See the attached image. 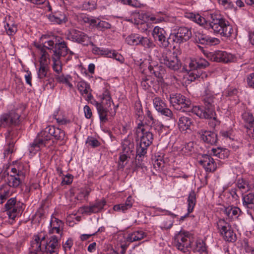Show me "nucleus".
<instances>
[{"mask_svg": "<svg viewBox=\"0 0 254 254\" xmlns=\"http://www.w3.org/2000/svg\"><path fill=\"white\" fill-rule=\"evenodd\" d=\"M194 40L196 43L202 45H214L219 44L220 42L218 38L210 37L199 32L195 33Z\"/></svg>", "mask_w": 254, "mask_h": 254, "instance_id": "6ab92c4d", "label": "nucleus"}, {"mask_svg": "<svg viewBox=\"0 0 254 254\" xmlns=\"http://www.w3.org/2000/svg\"><path fill=\"white\" fill-rule=\"evenodd\" d=\"M134 111L136 117L140 121L139 123L142 122L141 120L143 118V115L142 105L140 102H136L135 103Z\"/></svg>", "mask_w": 254, "mask_h": 254, "instance_id": "3c124183", "label": "nucleus"}, {"mask_svg": "<svg viewBox=\"0 0 254 254\" xmlns=\"http://www.w3.org/2000/svg\"><path fill=\"white\" fill-rule=\"evenodd\" d=\"M199 47L200 49H202V51L206 57L211 60L227 63L233 61L234 59L233 55L225 51H218L214 56L212 53L205 52L202 47L200 46Z\"/></svg>", "mask_w": 254, "mask_h": 254, "instance_id": "ddd939ff", "label": "nucleus"}, {"mask_svg": "<svg viewBox=\"0 0 254 254\" xmlns=\"http://www.w3.org/2000/svg\"><path fill=\"white\" fill-rule=\"evenodd\" d=\"M60 247L58 237L53 235L50 238L46 244H43V249L47 254H58Z\"/></svg>", "mask_w": 254, "mask_h": 254, "instance_id": "f3484780", "label": "nucleus"}, {"mask_svg": "<svg viewBox=\"0 0 254 254\" xmlns=\"http://www.w3.org/2000/svg\"><path fill=\"white\" fill-rule=\"evenodd\" d=\"M49 19L50 21L54 23L61 24L62 22H65L66 17L64 14L56 13L55 15H50Z\"/></svg>", "mask_w": 254, "mask_h": 254, "instance_id": "49530a36", "label": "nucleus"}, {"mask_svg": "<svg viewBox=\"0 0 254 254\" xmlns=\"http://www.w3.org/2000/svg\"><path fill=\"white\" fill-rule=\"evenodd\" d=\"M146 236V234L142 230L135 231L129 234L127 238V241L129 242H133L140 241Z\"/></svg>", "mask_w": 254, "mask_h": 254, "instance_id": "f704fd0d", "label": "nucleus"}, {"mask_svg": "<svg viewBox=\"0 0 254 254\" xmlns=\"http://www.w3.org/2000/svg\"><path fill=\"white\" fill-rule=\"evenodd\" d=\"M29 254H42L44 249L42 247L40 238L35 237V239L31 242V247L29 249Z\"/></svg>", "mask_w": 254, "mask_h": 254, "instance_id": "a878e982", "label": "nucleus"}, {"mask_svg": "<svg viewBox=\"0 0 254 254\" xmlns=\"http://www.w3.org/2000/svg\"><path fill=\"white\" fill-rule=\"evenodd\" d=\"M96 108L99 117L100 126L102 127L109 120L108 117L109 110L106 107L98 106V103L97 102H96Z\"/></svg>", "mask_w": 254, "mask_h": 254, "instance_id": "cd10ccee", "label": "nucleus"}, {"mask_svg": "<svg viewBox=\"0 0 254 254\" xmlns=\"http://www.w3.org/2000/svg\"><path fill=\"white\" fill-rule=\"evenodd\" d=\"M159 60L161 64L165 65L170 69L174 71L179 70L182 65L181 62L177 56L170 50L163 52Z\"/></svg>", "mask_w": 254, "mask_h": 254, "instance_id": "0eeeda50", "label": "nucleus"}, {"mask_svg": "<svg viewBox=\"0 0 254 254\" xmlns=\"http://www.w3.org/2000/svg\"><path fill=\"white\" fill-rule=\"evenodd\" d=\"M211 154L218 158L224 159L227 158L229 155V151L228 149L222 147L212 148Z\"/></svg>", "mask_w": 254, "mask_h": 254, "instance_id": "4c0bfd02", "label": "nucleus"}, {"mask_svg": "<svg viewBox=\"0 0 254 254\" xmlns=\"http://www.w3.org/2000/svg\"><path fill=\"white\" fill-rule=\"evenodd\" d=\"M151 127L156 130L159 134L163 132V129H165L164 126L158 121H155L151 123Z\"/></svg>", "mask_w": 254, "mask_h": 254, "instance_id": "5fc2aeb1", "label": "nucleus"}, {"mask_svg": "<svg viewBox=\"0 0 254 254\" xmlns=\"http://www.w3.org/2000/svg\"><path fill=\"white\" fill-rule=\"evenodd\" d=\"M74 53L70 51L67 47L66 43L62 41L55 43V48L53 50V54L52 56L53 62V69L57 73H61L62 71V58L67 55L65 59V62H68L72 59Z\"/></svg>", "mask_w": 254, "mask_h": 254, "instance_id": "7ed1b4c3", "label": "nucleus"}, {"mask_svg": "<svg viewBox=\"0 0 254 254\" xmlns=\"http://www.w3.org/2000/svg\"><path fill=\"white\" fill-rule=\"evenodd\" d=\"M196 202V194L194 190H191L189 193L187 198L188 208L187 211L189 213H191L194 209Z\"/></svg>", "mask_w": 254, "mask_h": 254, "instance_id": "58836bf2", "label": "nucleus"}, {"mask_svg": "<svg viewBox=\"0 0 254 254\" xmlns=\"http://www.w3.org/2000/svg\"><path fill=\"white\" fill-rule=\"evenodd\" d=\"M11 188L6 184L0 185V204H2L12 194Z\"/></svg>", "mask_w": 254, "mask_h": 254, "instance_id": "7c9ffc66", "label": "nucleus"}, {"mask_svg": "<svg viewBox=\"0 0 254 254\" xmlns=\"http://www.w3.org/2000/svg\"><path fill=\"white\" fill-rule=\"evenodd\" d=\"M244 121L247 124V127L250 131L253 130L254 133V117L249 112H245L242 115Z\"/></svg>", "mask_w": 254, "mask_h": 254, "instance_id": "e433bc0d", "label": "nucleus"}, {"mask_svg": "<svg viewBox=\"0 0 254 254\" xmlns=\"http://www.w3.org/2000/svg\"><path fill=\"white\" fill-rule=\"evenodd\" d=\"M170 103L178 110L182 112H190L193 106L191 101L181 94H173L170 96Z\"/></svg>", "mask_w": 254, "mask_h": 254, "instance_id": "6e6552de", "label": "nucleus"}, {"mask_svg": "<svg viewBox=\"0 0 254 254\" xmlns=\"http://www.w3.org/2000/svg\"><path fill=\"white\" fill-rule=\"evenodd\" d=\"M65 35L66 39L80 44L84 42L87 38L84 32L75 29L68 30Z\"/></svg>", "mask_w": 254, "mask_h": 254, "instance_id": "a211bd4d", "label": "nucleus"}, {"mask_svg": "<svg viewBox=\"0 0 254 254\" xmlns=\"http://www.w3.org/2000/svg\"><path fill=\"white\" fill-rule=\"evenodd\" d=\"M212 89V85L209 82L206 83L202 96L203 103H206L207 104L214 103L215 96L216 95V94Z\"/></svg>", "mask_w": 254, "mask_h": 254, "instance_id": "4be33fe9", "label": "nucleus"}, {"mask_svg": "<svg viewBox=\"0 0 254 254\" xmlns=\"http://www.w3.org/2000/svg\"><path fill=\"white\" fill-rule=\"evenodd\" d=\"M223 213L226 216V218L232 221L238 218L241 213V210L238 207L229 205L224 207Z\"/></svg>", "mask_w": 254, "mask_h": 254, "instance_id": "5701e85b", "label": "nucleus"}, {"mask_svg": "<svg viewBox=\"0 0 254 254\" xmlns=\"http://www.w3.org/2000/svg\"><path fill=\"white\" fill-rule=\"evenodd\" d=\"M77 86L78 91L82 95L85 94L87 96L86 99L87 100L89 101L93 99V96L91 94V90L87 83L84 81H81L78 82Z\"/></svg>", "mask_w": 254, "mask_h": 254, "instance_id": "393cba45", "label": "nucleus"}, {"mask_svg": "<svg viewBox=\"0 0 254 254\" xmlns=\"http://www.w3.org/2000/svg\"><path fill=\"white\" fill-rule=\"evenodd\" d=\"M141 35L137 34H132L126 38V43L129 45H139Z\"/></svg>", "mask_w": 254, "mask_h": 254, "instance_id": "a18cd8bd", "label": "nucleus"}, {"mask_svg": "<svg viewBox=\"0 0 254 254\" xmlns=\"http://www.w3.org/2000/svg\"><path fill=\"white\" fill-rule=\"evenodd\" d=\"M156 18H157V21H156V23H160L163 21H167L168 20V17L167 15L162 12H158L155 14Z\"/></svg>", "mask_w": 254, "mask_h": 254, "instance_id": "4d7b16f0", "label": "nucleus"}, {"mask_svg": "<svg viewBox=\"0 0 254 254\" xmlns=\"http://www.w3.org/2000/svg\"><path fill=\"white\" fill-rule=\"evenodd\" d=\"M191 36V30L186 27H180L178 28L177 33L170 34L173 42L179 44L187 41Z\"/></svg>", "mask_w": 254, "mask_h": 254, "instance_id": "2eb2a0df", "label": "nucleus"}, {"mask_svg": "<svg viewBox=\"0 0 254 254\" xmlns=\"http://www.w3.org/2000/svg\"><path fill=\"white\" fill-rule=\"evenodd\" d=\"M96 54L115 59L117 61H119L121 63H123L124 61L123 57L114 50L96 47Z\"/></svg>", "mask_w": 254, "mask_h": 254, "instance_id": "412c9836", "label": "nucleus"}, {"mask_svg": "<svg viewBox=\"0 0 254 254\" xmlns=\"http://www.w3.org/2000/svg\"><path fill=\"white\" fill-rule=\"evenodd\" d=\"M41 55L40 60V66L45 65V66H48L47 65V60L49 59V55L47 52V51H44L42 53H40Z\"/></svg>", "mask_w": 254, "mask_h": 254, "instance_id": "6e6d98bb", "label": "nucleus"}, {"mask_svg": "<svg viewBox=\"0 0 254 254\" xmlns=\"http://www.w3.org/2000/svg\"><path fill=\"white\" fill-rule=\"evenodd\" d=\"M192 124V119L190 117L182 116L179 119L178 126L181 130L185 131L190 129Z\"/></svg>", "mask_w": 254, "mask_h": 254, "instance_id": "473e14b6", "label": "nucleus"}, {"mask_svg": "<svg viewBox=\"0 0 254 254\" xmlns=\"http://www.w3.org/2000/svg\"><path fill=\"white\" fill-rule=\"evenodd\" d=\"M48 70V66H40L38 71V77L41 81H44L45 78L47 77Z\"/></svg>", "mask_w": 254, "mask_h": 254, "instance_id": "603ef678", "label": "nucleus"}, {"mask_svg": "<svg viewBox=\"0 0 254 254\" xmlns=\"http://www.w3.org/2000/svg\"><path fill=\"white\" fill-rule=\"evenodd\" d=\"M152 35L155 41L161 48H167L170 44L169 40L172 36L167 37V32L163 28L155 26L153 29Z\"/></svg>", "mask_w": 254, "mask_h": 254, "instance_id": "9b49d317", "label": "nucleus"}, {"mask_svg": "<svg viewBox=\"0 0 254 254\" xmlns=\"http://www.w3.org/2000/svg\"><path fill=\"white\" fill-rule=\"evenodd\" d=\"M221 236L223 237L226 241L229 242L234 243L237 240L236 234L234 232L232 227L228 229V231H226V232L222 234Z\"/></svg>", "mask_w": 254, "mask_h": 254, "instance_id": "37998d69", "label": "nucleus"}, {"mask_svg": "<svg viewBox=\"0 0 254 254\" xmlns=\"http://www.w3.org/2000/svg\"><path fill=\"white\" fill-rule=\"evenodd\" d=\"M7 34L8 35L14 34L17 31V25L12 21H10L4 25Z\"/></svg>", "mask_w": 254, "mask_h": 254, "instance_id": "de8ad7c7", "label": "nucleus"}, {"mask_svg": "<svg viewBox=\"0 0 254 254\" xmlns=\"http://www.w3.org/2000/svg\"><path fill=\"white\" fill-rule=\"evenodd\" d=\"M4 207L8 218L12 220H14L21 212L20 204L17 203L15 197L9 199L5 203Z\"/></svg>", "mask_w": 254, "mask_h": 254, "instance_id": "f8f14e48", "label": "nucleus"}, {"mask_svg": "<svg viewBox=\"0 0 254 254\" xmlns=\"http://www.w3.org/2000/svg\"><path fill=\"white\" fill-rule=\"evenodd\" d=\"M199 162L207 172H213L217 168V165L214 159L209 155H203Z\"/></svg>", "mask_w": 254, "mask_h": 254, "instance_id": "aec40b11", "label": "nucleus"}, {"mask_svg": "<svg viewBox=\"0 0 254 254\" xmlns=\"http://www.w3.org/2000/svg\"><path fill=\"white\" fill-rule=\"evenodd\" d=\"M246 82L249 87L254 89V72L247 75Z\"/></svg>", "mask_w": 254, "mask_h": 254, "instance_id": "bf43d9fd", "label": "nucleus"}, {"mask_svg": "<svg viewBox=\"0 0 254 254\" xmlns=\"http://www.w3.org/2000/svg\"><path fill=\"white\" fill-rule=\"evenodd\" d=\"M111 27V24L108 22L96 19V28L101 31H104L105 29H109Z\"/></svg>", "mask_w": 254, "mask_h": 254, "instance_id": "864d4df0", "label": "nucleus"}, {"mask_svg": "<svg viewBox=\"0 0 254 254\" xmlns=\"http://www.w3.org/2000/svg\"><path fill=\"white\" fill-rule=\"evenodd\" d=\"M153 104L155 110L162 115L171 119H175L172 111L167 108L166 103L160 97H155L153 100Z\"/></svg>", "mask_w": 254, "mask_h": 254, "instance_id": "4468645a", "label": "nucleus"}, {"mask_svg": "<svg viewBox=\"0 0 254 254\" xmlns=\"http://www.w3.org/2000/svg\"><path fill=\"white\" fill-rule=\"evenodd\" d=\"M55 139L64 142L66 140L65 132L59 128L53 126L47 127L44 130L39 133L33 142L30 144L29 150L30 154H35L42 147L45 146L51 136Z\"/></svg>", "mask_w": 254, "mask_h": 254, "instance_id": "f257e3e1", "label": "nucleus"}, {"mask_svg": "<svg viewBox=\"0 0 254 254\" xmlns=\"http://www.w3.org/2000/svg\"><path fill=\"white\" fill-rule=\"evenodd\" d=\"M139 45L146 50L152 49L155 47V44L150 38L142 36L140 39Z\"/></svg>", "mask_w": 254, "mask_h": 254, "instance_id": "a19ab883", "label": "nucleus"}, {"mask_svg": "<svg viewBox=\"0 0 254 254\" xmlns=\"http://www.w3.org/2000/svg\"><path fill=\"white\" fill-rule=\"evenodd\" d=\"M137 132L139 133L141 132L139 146L136 148V159L135 164L136 168H142L143 165L141 162V157L146 153L147 149L150 145L152 143L153 135L149 131H146L144 128V125L142 122L139 123L137 125Z\"/></svg>", "mask_w": 254, "mask_h": 254, "instance_id": "20e7f679", "label": "nucleus"}, {"mask_svg": "<svg viewBox=\"0 0 254 254\" xmlns=\"http://www.w3.org/2000/svg\"><path fill=\"white\" fill-rule=\"evenodd\" d=\"M58 74V75L55 76V78L58 82L64 84L70 88H71L73 87V85L71 83V81L72 80V78L70 75H65L64 74L60 75V73Z\"/></svg>", "mask_w": 254, "mask_h": 254, "instance_id": "ea45409f", "label": "nucleus"}, {"mask_svg": "<svg viewBox=\"0 0 254 254\" xmlns=\"http://www.w3.org/2000/svg\"><path fill=\"white\" fill-rule=\"evenodd\" d=\"M132 199L131 196H128L125 202L115 205L113 209L116 211L125 212L127 210L130 209L132 206Z\"/></svg>", "mask_w": 254, "mask_h": 254, "instance_id": "2f4dec72", "label": "nucleus"}, {"mask_svg": "<svg viewBox=\"0 0 254 254\" xmlns=\"http://www.w3.org/2000/svg\"><path fill=\"white\" fill-rule=\"evenodd\" d=\"M243 205L248 208L252 209L254 205V194L249 193L243 197Z\"/></svg>", "mask_w": 254, "mask_h": 254, "instance_id": "79ce46f5", "label": "nucleus"}, {"mask_svg": "<svg viewBox=\"0 0 254 254\" xmlns=\"http://www.w3.org/2000/svg\"><path fill=\"white\" fill-rule=\"evenodd\" d=\"M25 178V174H20L17 176L8 175L7 184L6 185L9 186L10 188H17L21 183L22 179Z\"/></svg>", "mask_w": 254, "mask_h": 254, "instance_id": "c85d7f7f", "label": "nucleus"}, {"mask_svg": "<svg viewBox=\"0 0 254 254\" xmlns=\"http://www.w3.org/2000/svg\"><path fill=\"white\" fill-rule=\"evenodd\" d=\"M86 144L88 147H91L92 148L95 147V138L92 136H89L86 141Z\"/></svg>", "mask_w": 254, "mask_h": 254, "instance_id": "774afa93", "label": "nucleus"}, {"mask_svg": "<svg viewBox=\"0 0 254 254\" xmlns=\"http://www.w3.org/2000/svg\"><path fill=\"white\" fill-rule=\"evenodd\" d=\"M99 98L100 99V102L98 103V106H102L108 109L111 104V97L109 91L108 89L104 90L101 95H100Z\"/></svg>", "mask_w": 254, "mask_h": 254, "instance_id": "c756f323", "label": "nucleus"}, {"mask_svg": "<svg viewBox=\"0 0 254 254\" xmlns=\"http://www.w3.org/2000/svg\"><path fill=\"white\" fill-rule=\"evenodd\" d=\"M243 247L246 253L254 254V248L249 245L248 240L244 241Z\"/></svg>", "mask_w": 254, "mask_h": 254, "instance_id": "0e129e2a", "label": "nucleus"}, {"mask_svg": "<svg viewBox=\"0 0 254 254\" xmlns=\"http://www.w3.org/2000/svg\"><path fill=\"white\" fill-rule=\"evenodd\" d=\"M209 65L208 62L202 58H196L191 59L189 63V71L188 80L193 81L200 77L201 69Z\"/></svg>", "mask_w": 254, "mask_h": 254, "instance_id": "39448f33", "label": "nucleus"}, {"mask_svg": "<svg viewBox=\"0 0 254 254\" xmlns=\"http://www.w3.org/2000/svg\"><path fill=\"white\" fill-rule=\"evenodd\" d=\"M207 248L205 243L202 240H197L195 243V246L194 248L195 252H198L201 254L206 253Z\"/></svg>", "mask_w": 254, "mask_h": 254, "instance_id": "8fccbe9b", "label": "nucleus"}, {"mask_svg": "<svg viewBox=\"0 0 254 254\" xmlns=\"http://www.w3.org/2000/svg\"><path fill=\"white\" fill-rule=\"evenodd\" d=\"M216 225L220 235L231 227L230 223L227 222L224 218H218L216 221Z\"/></svg>", "mask_w": 254, "mask_h": 254, "instance_id": "c9c22d12", "label": "nucleus"}, {"mask_svg": "<svg viewBox=\"0 0 254 254\" xmlns=\"http://www.w3.org/2000/svg\"><path fill=\"white\" fill-rule=\"evenodd\" d=\"M99 237L101 240H103L105 238V228L103 226L100 227L96 231V238Z\"/></svg>", "mask_w": 254, "mask_h": 254, "instance_id": "680f3d73", "label": "nucleus"}, {"mask_svg": "<svg viewBox=\"0 0 254 254\" xmlns=\"http://www.w3.org/2000/svg\"><path fill=\"white\" fill-rule=\"evenodd\" d=\"M185 16L195 22V23L203 26L205 28L208 29L209 22L207 21L206 19L199 14H195L192 12L186 13Z\"/></svg>", "mask_w": 254, "mask_h": 254, "instance_id": "b1692460", "label": "nucleus"}, {"mask_svg": "<svg viewBox=\"0 0 254 254\" xmlns=\"http://www.w3.org/2000/svg\"><path fill=\"white\" fill-rule=\"evenodd\" d=\"M201 141L209 145H215L218 140L217 134L212 131L201 129L196 132Z\"/></svg>", "mask_w": 254, "mask_h": 254, "instance_id": "dca6fc26", "label": "nucleus"}, {"mask_svg": "<svg viewBox=\"0 0 254 254\" xmlns=\"http://www.w3.org/2000/svg\"><path fill=\"white\" fill-rule=\"evenodd\" d=\"M77 18L78 20L81 22L89 23L90 25H95V19L85 14L80 13L77 15Z\"/></svg>", "mask_w": 254, "mask_h": 254, "instance_id": "09e8293b", "label": "nucleus"}, {"mask_svg": "<svg viewBox=\"0 0 254 254\" xmlns=\"http://www.w3.org/2000/svg\"><path fill=\"white\" fill-rule=\"evenodd\" d=\"M20 118V115L17 113V110H11L0 116V125L3 127L17 126L21 122Z\"/></svg>", "mask_w": 254, "mask_h": 254, "instance_id": "1a4fd4ad", "label": "nucleus"}, {"mask_svg": "<svg viewBox=\"0 0 254 254\" xmlns=\"http://www.w3.org/2000/svg\"><path fill=\"white\" fill-rule=\"evenodd\" d=\"M175 247L185 254H190L189 248L191 246L190 235L188 232L180 231L174 238Z\"/></svg>", "mask_w": 254, "mask_h": 254, "instance_id": "423d86ee", "label": "nucleus"}, {"mask_svg": "<svg viewBox=\"0 0 254 254\" xmlns=\"http://www.w3.org/2000/svg\"><path fill=\"white\" fill-rule=\"evenodd\" d=\"M14 140H10L9 141L4 150V155L5 156L13 152L14 149Z\"/></svg>", "mask_w": 254, "mask_h": 254, "instance_id": "13d9d810", "label": "nucleus"}, {"mask_svg": "<svg viewBox=\"0 0 254 254\" xmlns=\"http://www.w3.org/2000/svg\"><path fill=\"white\" fill-rule=\"evenodd\" d=\"M88 191L84 189H82L79 191L76 196L77 200H81L85 198L88 195Z\"/></svg>", "mask_w": 254, "mask_h": 254, "instance_id": "e2e57ef3", "label": "nucleus"}, {"mask_svg": "<svg viewBox=\"0 0 254 254\" xmlns=\"http://www.w3.org/2000/svg\"><path fill=\"white\" fill-rule=\"evenodd\" d=\"M208 29H211L214 34L222 37L230 38L233 32V28L230 23L218 11L210 13Z\"/></svg>", "mask_w": 254, "mask_h": 254, "instance_id": "f03ea898", "label": "nucleus"}, {"mask_svg": "<svg viewBox=\"0 0 254 254\" xmlns=\"http://www.w3.org/2000/svg\"><path fill=\"white\" fill-rule=\"evenodd\" d=\"M208 120H209L208 125L212 128H214L219 124V121L217 119L216 115L211 118L208 119Z\"/></svg>", "mask_w": 254, "mask_h": 254, "instance_id": "69168bd1", "label": "nucleus"}, {"mask_svg": "<svg viewBox=\"0 0 254 254\" xmlns=\"http://www.w3.org/2000/svg\"><path fill=\"white\" fill-rule=\"evenodd\" d=\"M173 224V222L171 220H167L162 223L160 227L162 229H169L172 227Z\"/></svg>", "mask_w": 254, "mask_h": 254, "instance_id": "338daca9", "label": "nucleus"}, {"mask_svg": "<svg viewBox=\"0 0 254 254\" xmlns=\"http://www.w3.org/2000/svg\"><path fill=\"white\" fill-rule=\"evenodd\" d=\"M148 69L151 73L159 78H162L166 72L165 68L161 65L157 64L154 66L150 65L148 67Z\"/></svg>", "mask_w": 254, "mask_h": 254, "instance_id": "72a5a7b5", "label": "nucleus"}, {"mask_svg": "<svg viewBox=\"0 0 254 254\" xmlns=\"http://www.w3.org/2000/svg\"><path fill=\"white\" fill-rule=\"evenodd\" d=\"M122 150L123 153L130 154L134 148V144L128 139H125L122 142Z\"/></svg>", "mask_w": 254, "mask_h": 254, "instance_id": "c03bdc74", "label": "nucleus"}, {"mask_svg": "<svg viewBox=\"0 0 254 254\" xmlns=\"http://www.w3.org/2000/svg\"><path fill=\"white\" fill-rule=\"evenodd\" d=\"M204 107L193 106L191 112L201 119H208L216 116L214 103H203Z\"/></svg>", "mask_w": 254, "mask_h": 254, "instance_id": "9d476101", "label": "nucleus"}, {"mask_svg": "<svg viewBox=\"0 0 254 254\" xmlns=\"http://www.w3.org/2000/svg\"><path fill=\"white\" fill-rule=\"evenodd\" d=\"M51 227L52 228L50 231L51 233L55 232L60 234L61 236L63 234V229L64 224L63 222L56 218H52L50 222Z\"/></svg>", "mask_w": 254, "mask_h": 254, "instance_id": "bb28decb", "label": "nucleus"}, {"mask_svg": "<svg viewBox=\"0 0 254 254\" xmlns=\"http://www.w3.org/2000/svg\"><path fill=\"white\" fill-rule=\"evenodd\" d=\"M73 181V176L70 174H67L65 176H63V180L61 183L62 185H69Z\"/></svg>", "mask_w": 254, "mask_h": 254, "instance_id": "052dcab7", "label": "nucleus"}]
</instances>
